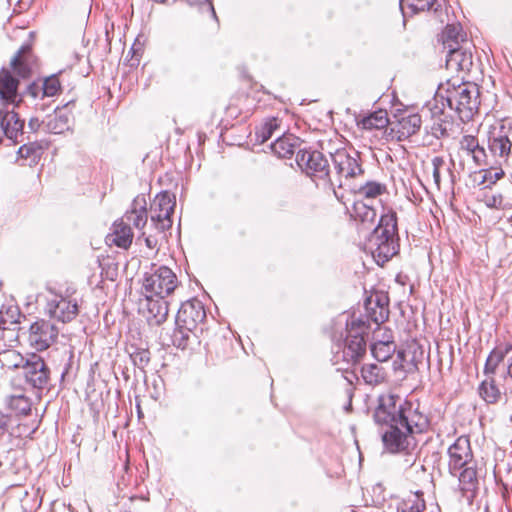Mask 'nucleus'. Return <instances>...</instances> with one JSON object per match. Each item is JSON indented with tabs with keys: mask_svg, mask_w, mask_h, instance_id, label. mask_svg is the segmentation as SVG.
<instances>
[{
	"mask_svg": "<svg viewBox=\"0 0 512 512\" xmlns=\"http://www.w3.org/2000/svg\"><path fill=\"white\" fill-rule=\"evenodd\" d=\"M376 424L387 429L382 434L385 448L391 453L408 452L416 446L415 435L428 427L427 417L412 403L396 394H382L374 412Z\"/></svg>",
	"mask_w": 512,
	"mask_h": 512,
	"instance_id": "f257e3e1",
	"label": "nucleus"
},
{
	"mask_svg": "<svg viewBox=\"0 0 512 512\" xmlns=\"http://www.w3.org/2000/svg\"><path fill=\"white\" fill-rule=\"evenodd\" d=\"M480 87L476 83L456 85L450 80L441 84L435 95V101L441 103L442 110L448 107L455 110L463 122H468L478 115L480 108Z\"/></svg>",
	"mask_w": 512,
	"mask_h": 512,
	"instance_id": "f03ea898",
	"label": "nucleus"
},
{
	"mask_svg": "<svg viewBox=\"0 0 512 512\" xmlns=\"http://www.w3.org/2000/svg\"><path fill=\"white\" fill-rule=\"evenodd\" d=\"M365 250L371 253L378 265H384L398 250L396 212L389 209L381 215L378 226L368 237Z\"/></svg>",
	"mask_w": 512,
	"mask_h": 512,
	"instance_id": "7ed1b4c3",
	"label": "nucleus"
},
{
	"mask_svg": "<svg viewBox=\"0 0 512 512\" xmlns=\"http://www.w3.org/2000/svg\"><path fill=\"white\" fill-rule=\"evenodd\" d=\"M369 326L363 319L352 318L346 323V336L342 341L340 350L335 354L336 361L340 360L348 365H355L362 360L366 354V340L364 335Z\"/></svg>",
	"mask_w": 512,
	"mask_h": 512,
	"instance_id": "20e7f679",
	"label": "nucleus"
},
{
	"mask_svg": "<svg viewBox=\"0 0 512 512\" xmlns=\"http://www.w3.org/2000/svg\"><path fill=\"white\" fill-rule=\"evenodd\" d=\"M179 285V280L173 270L167 266H153L151 272L143 278V289L146 295L166 298Z\"/></svg>",
	"mask_w": 512,
	"mask_h": 512,
	"instance_id": "39448f33",
	"label": "nucleus"
},
{
	"mask_svg": "<svg viewBox=\"0 0 512 512\" xmlns=\"http://www.w3.org/2000/svg\"><path fill=\"white\" fill-rule=\"evenodd\" d=\"M175 204V197L168 192L159 193L154 198L150 207V219L152 226L159 233L171 228Z\"/></svg>",
	"mask_w": 512,
	"mask_h": 512,
	"instance_id": "423d86ee",
	"label": "nucleus"
},
{
	"mask_svg": "<svg viewBox=\"0 0 512 512\" xmlns=\"http://www.w3.org/2000/svg\"><path fill=\"white\" fill-rule=\"evenodd\" d=\"M298 166L313 179L326 181L329 176L328 160L319 151H299L296 156Z\"/></svg>",
	"mask_w": 512,
	"mask_h": 512,
	"instance_id": "0eeeda50",
	"label": "nucleus"
},
{
	"mask_svg": "<svg viewBox=\"0 0 512 512\" xmlns=\"http://www.w3.org/2000/svg\"><path fill=\"white\" fill-rule=\"evenodd\" d=\"M511 126H506L502 121H495L487 132V143L490 153L495 157L507 158L511 152L512 143L510 134Z\"/></svg>",
	"mask_w": 512,
	"mask_h": 512,
	"instance_id": "6e6552de",
	"label": "nucleus"
},
{
	"mask_svg": "<svg viewBox=\"0 0 512 512\" xmlns=\"http://www.w3.org/2000/svg\"><path fill=\"white\" fill-rule=\"evenodd\" d=\"M58 328L47 320H38L30 325L28 343L36 351L48 349L57 339Z\"/></svg>",
	"mask_w": 512,
	"mask_h": 512,
	"instance_id": "1a4fd4ad",
	"label": "nucleus"
},
{
	"mask_svg": "<svg viewBox=\"0 0 512 512\" xmlns=\"http://www.w3.org/2000/svg\"><path fill=\"white\" fill-rule=\"evenodd\" d=\"M26 382L33 388L43 389L48 385L50 371L44 360L36 354H32L22 370Z\"/></svg>",
	"mask_w": 512,
	"mask_h": 512,
	"instance_id": "9d476101",
	"label": "nucleus"
},
{
	"mask_svg": "<svg viewBox=\"0 0 512 512\" xmlns=\"http://www.w3.org/2000/svg\"><path fill=\"white\" fill-rule=\"evenodd\" d=\"M205 318L206 312L202 303L193 299L182 303L176 315L175 323L187 330H196Z\"/></svg>",
	"mask_w": 512,
	"mask_h": 512,
	"instance_id": "9b49d317",
	"label": "nucleus"
},
{
	"mask_svg": "<svg viewBox=\"0 0 512 512\" xmlns=\"http://www.w3.org/2000/svg\"><path fill=\"white\" fill-rule=\"evenodd\" d=\"M47 312L57 321L67 323L78 315L79 307L75 299L56 295L48 301Z\"/></svg>",
	"mask_w": 512,
	"mask_h": 512,
	"instance_id": "f8f14e48",
	"label": "nucleus"
},
{
	"mask_svg": "<svg viewBox=\"0 0 512 512\" xmlns=\"http://www.w3.org/2000/svg\"><path fill=\"white\" fill-rule=\"evenodd\" d=\"M140 309L149 325L159 326L167 319L169 308L168 302L164 298L154 299L151 295H146L140 302Z\"/></svg>",
	"mask_w": 512,
	"mask_h": 512,
	"instance_id": "ddd939ff",
	"label": "nucleus"
},
{
	"mask_svg": "<svg viewBox=\"0 0 512 512\" xmlns=\"http://www.w3.org/2000/svg\"><path fill=\"white\" fill-rule=\"evenodd\" d=\"M473 65L472 53L464 46L449 44L446 55V69L451 73L469 71Z\"/></svg>",
	"mask_w": 512,
	"mask_h": 512,
	"instance_id": "4468645a",
	"label": "nucleus"
},
{
	"mask_svg": "<svg viewBox=\"0 0 512 512\" xmlns=\"http://www.w3.org/2000/svg\"><path fill=\"white\" fill-rule=\"evenodd\" d=\"M449 455V469L454 473L467 465L468 460L471 458V449L469 440L465 437H459L454 444L448 449Z\"/></svg>",
	"mask_w": 512,
	"mask_h": 512,
	"instance_id": "2eb2a0df",
	"label": "nucleus"
},
{
	"mask_svg": "<svg viewBox=\"0 0 512 512\" xmlns=\"http://www.w3.org/2000/svg\"><path fill=\"white\" fill-rule=\"evenodd\" d=\"M337 173L345 178H353L362 173L361 165L356 157L351 156L345 150H338L332 155Z\"/></svg>",
	"mask_w": 512,
	"mask_h": 512,
	"instance_id": "dca6fc26",
	"label": "nucleus"
},
{
	"mask_svg": "<svg viewBox=\"0 0 512 512\" xmlns=\"http://www.w3.org/2000/svg\"><path fill=\"white\" fill-rule=\"evenodd\" d=\"M23 127L24 121L15 111L0 109V129L8 139L16 143L18 136L23 133Z\"/></svg>",
	"mask_w": 512,
	"mask_h": 512,
	"instance_id": "f3484780",
	"label": "nucleus"
},
{
	"mask_svg": "<svg viewBox=\"0 0 512 512\" xmlns=\"http://www.w3.org/2000/svg\"><path fill=\"white\" fill-rule=\"evenodd\" d=\"M35 65V59L29 45L22 46L11 59V70L21 78H28Z\"/></svg>",
	"mask_w": 512,
	"mask_h": 512,
	"instance_id": "a211bd4d",
	"label": "nucleus"
},
{
	"mask_svg": "<svg viewBox=\"0 0 512 512\" xmlns=\"http://www.w3.org/2000/svg\"><path fill=\"white\" fill-rule=\"evenodd\" d=\"M19 81L12 76L9 69H2L0 72V98L6 103L18 104Z\"/></svg>",
	"mask_w": 512,
	"mask_h": 512,
	"instance_id": "6ab92c4d",
	"label": "nucleus"
},
{
	"mask_svg": "<svg viewBox=\"0 0 512 512\" xmlns=\"http://www.w3.org/2000/svg\"><path fill=\"white\" fill-rule=\"evenodd\" d=\"M132 240L133 232L130 225L122 218L115 221L112 232L107 236V241L119 248L127 249L132 244Z\"/></svg>",
	"mask_w": 512,
	"mask_h": 512,
	"instance_id": "aec40b11",
	"label": "nucleus"
},
{
	"mask_svg": "<svg viewBox=\"0 0 512 512\" xmlns=\"http://www.w3.org/2000/svg\"><path fill=\"white\" fill-rule=\"evenodd\" d=\"M122 219L129 225L133 224L135 228L142 230L148 219L145 197L137 196L132 203L131 210L127 211Z\"/></svg>",
	"mask_w": 512,
	"mask_h": 512,
	"instance_id": "412c9836",
	"label": "nucleus"
},
{
	"mask_svg": "<svg viewBox=\"0 0 512 512\" xmlns=\"http://www.w3.org/2000/svg\"><path fill=\"white\" fill-rule=\"evenodd\" d=\"M460 488L464 497L472 502L478 491V471L476 466L466 467L459 476Z\"/></svg>",
	"mask_w": 512,
	"mask_h": 512,
	"instance_id": "4be33fe9",
	"label": "nucleus"
},
{
	"mask_svg": "<svg viewBox=\"0 0 512 512\" xmlns=\"http://www.w3.org/2000/svg\"><path fill=\"white\" fill-rule=\"evenodd\" d=\"M421 127V117L418 114H410L402 117L392 131L397 134V139L402 141L409 138L419 131Z\"/></svg>",
	"mask_w": 512,
	"mask_h": 512,
	"instance_id": "5701e85b",
	"label": "nucleus"
},
{
	"mask_svg": "<svg viewBox=\"0 0 512 512\" xmlns=\"http://www.w3.org/2000/svg\"><path fill=\"white\" fill-rule=\"evenodd\" d=\"M299 145V139L292 134L282 135L271 144L272 152L279 158L291 157Z\"/></svg>",
	"mask_w": 512,
	"mask_h": 512,
	"instance_id": "b1692460",
	"label": "nucleus"
},
{
	"mask_svg": "<svg viewBox=\"0 0 512 512\" xmlns=\"http://www.w3.org/2000/svg\"><path fill=\"white\" fill-rule=\"evenodd\" d=\"M361 378L369 386H378L386 382V370L375 363L365 364L361 367Z\"/></svg>",
	"mask_w": 512,
	"mask_h": 512,
	"instance_id": "393cba45",
	"label": "nucleus"
},
{
	"mask_svg": "<svg viewBox=\"0 0 512 512\" xmlns=\"http://www.w3.org/2000/svg\"><path fill=\"white\" fill-rule=\"evenodd\" d=\"M460 152L463 162L479 163L478 154L480 153V142L477 136L464 135L460 141Z\"/></svg>",
	"mask_w": 512,
	"mask_h": 512,
	"instance_id": "a878e982",
	"label": "nucleus"
},
{
	"mask_svg": "<svg viewBox=\"0 0 512 512\" xmlns=\"http://www.w3.org/2000/svg\"><path fill=\"white\" fill-rule=\"evenodd\" d=\"M21 318H25L17 305L4 304L0 308V329L20 327Z\"/></svg>",
	"mask_w": 512,
	"mask_h": 512,
	"instance_id": "bb28decb",
	"label": "nucleus"
},
{
	"mask_svg": "<svg viewBox=\"0 0 512 512\" xmlns=\"http://www.w3.org/2000/svg\"><path fill=\"white\" fill-rule=\"evenodd\" d=\"M512 350L511 344H501L496 346L488 355L484 373L485 375L493 374L498 365L504 360L505 356Z\"/></svg>",
	"mask_w": 512,
	"mask_h": 512,
	"instance_id": "cd10ccee",
	"label": "nucleus"
},
{
	"mask_svg": "<svg viewBox=\"0 0 512 512\" xmlns=\"http://www.w3.org/2000/svg\"><path fill=\"white\" fill-rule=\"evenodd\" d=\"M389 124L388 113L386 110L379 109L368 116L363 117L358 125L365 130H381Z\"/></svg>",
	"mask_w": 512,
	"mask_h": 512,
	"instance_id": "c85d7f7f",
	"label": "nucleus"
},
{
	"mask_svg": "<svg viewBox=\"0 0 512 512\" xmlns=\"http://www.w3.org/2000/svg\"><path fill=\"white\" fill-rule=\"evenodd\" d=\"M367 317L369 320L379 325L388 319L389 310L387 305L380 302L377 298L375 301L369 299L366 303Z\"/></svg>",
	"mask_w": 512,
	"mask_h": 512,
	"instance_id": "c756f323",
	"label": "nucleus"
},
{
	"mask_svg": "<svg viewBox=\"0 0 512 512\" xmlns=\"http://www.w3.org/2000/svg\"><path fill=\"white\" fill-rule=\"evenodd\" d=\"M395 351L396 345L389 337L385 340L376 341L371 346L372 355L379 362L387 361Z\"/></svg>",
	"mask_w": 512,
	"mask_h": 512,
	"instance_id": "7c9ffc66",
	"label": "nucleus"
},
{
	"mask_svg": "<svg viewBox=\"0 0 512 512\" xmlns=\"http://www.w3.org/2000/svg\"><path fill=\"white\" fill-rule=\"evenodd\" d=\"M441 39L444 49H449V44L454 47L461 46L460 42H464V34L459 24H448L442 32Z\"/></svg>",
	"mask_w": 512,
	"mask_h": 512,
	"instance_id": "2f4dec72",
	"label": "nucleus"
},
{
	"mask_svg": "<svg viewBox=\"0 0 512 512\" xmlns=\"http://www.w3.org/2000/svg\"><path fill=\"white\" fill-rule=\"evenodd\" d=\"M26 360L18 351L14 349H6L0 351V363L7 369H22L26 364Z\"/></svg>",
	"mask_w": 512,
	"mask_h": 512,
	"instance_id": "473e14b6",
	"label": "nucleus"
},
{
	"mask_svg": "<svg viewBox=\"0 0 512 512\" xmlns=\"http://www.w3.org/2000/svg\"><path fill=\"white\" fill-rule=\"evenodd\" d=\"M436 0H400V8L404 16L430 10Z\"/></svg>",
	"mask_w": 512,
	"mask_h": 512,
	"instance_id": "72a5a7b5",
	"label": "nucleus"
},
{
	"mask_svg": "<svg viewBox=\"0 0 512 512\" xmlns=\"http://www.w3.org/2000/svg\"><path fill=\"white\" fill-rule=\"evenodd\" d=\"M42 154V146L36 142L24 144L18 150L20 158L26 160L29 166L37 164Z\"/></svg>",
	"mask_w": 512,
	"mask_h": 512,
	"instance_id": "f704fd0d",
	"label": "nucleus"
},
{
	"mask_svg": "<svg viewBox=\"0 0 512 512\" xmlns=\"http://www.w3.org/2000/svg\"><path fill=\"white\" fill-rule=\"evenodd\" d=\"M353 216L362 223H373L377 214L375 209L368 204L356 201L353 205Z\"/></svg>",
	"mask_w": 512,
	"mask_h": 512,
	"instance_id": "c9c22d12",
	"label": "nucleus"
},
{
	"mask_svg": "<svg viewBox=\"0 0 512 512\" xmlns=\"http://www.w3.org/2000/svg\"><path fill=\"white\" fill-rule=\"evenodd\" d=\"M422 496L421 492L411 494L402 502L398 512H424L426 504Z\"/></svg>",
	"mask_w": 512,
	"mask_h": 512,
	"instance_id": "e433bc0d",
	"label": "nucleus"
},
{
	"mask_svg": "<svg viewBox=\"0 0 512 512\" xmlns=\"http://www.w3.org/2000/svg\"><path fill=\"white\" fill-rule=\"evenodd\" d=\"M482 399L489 404H495L502 399V393L493 378L482 381Z\"/></svg>",
	"mask_w": 512,
	"mask_h": 512,
	"instance_id": "4c0bfd02",
	"label": "nucleus"
},
{
	"mask_svg": "<svg viewBox=\"0 0 512 512\" xmlns=\"http://www.w3.org/2000/svg\"><path fill=\"white\" fill-rule=\"evenodd\" d=\"M386 190V185L380 182L370 181L358 189V194L366 199H373L384 194Z\"/></svg>",
	"mask_w": 512,
	"mask_h": 512,
	"instance_id": "58836bf2",
	"label": "nucleus"
},
{
	"mask_svg": "<svg viewBox=\"0 0 512 512\" xmlns=\"http://www.w3.org/2000/svg\"><path fill=\"white\" fill-rule=\"evenodd\" d=\"M279 129V123L276 118L268 119L257 131L256 138L261 143L270 139L274 132Z\"/></svg>",
	"mask_w": 512,
	"mask_h": 512,
	"instance_id": "ea45409f",
	"label": "nucleus"
},
{
	"mask_svg": "<svg viewBox=\"0 0 512 512\" xmlns=\"http://www.w3.org/2000/svg\"><path fill=\"white\" fill-rule=\"evenodd\" d=\"M9 406L20 415H27L31 410L29 399L23 395L12 396L9 400Z\"/></svg>",
	"mask_w": 512,
	"mask_h": 512,
	"instance_id": "a19ab883",
	"label": "nucleus"
},
{
	"mask_svg": "<svg viewBox=\"0 0 512 512\" xmlns=\"http://www.w3.org/2000/svg\"><path fill=\"white\" fill-rule=\"evenodd\" d=\"M503 176L504 171L502 168L482 169V185H485L482 188V191L490 188L492 184H495L496 181L501 179Z\"/></svg>",
	"mask_w": 512,
	"mask_h": 512,
	"instance_id": "79ce46f5",
	"label": "nucleus"
},
{
	"mask_svg": "<svg viewBox=\"0 0 512 512\" xmlns=\"http://www.w3.org/2000/svg\"><path fill=\"white\" fill-rule=\"evenodd\" d=\"M194 331L195 330H187L184 327L176 325L172 335L173 344L178 348L185 349L188 344L190 334Z\"/></svg>",
	"mask_w": 512,
	"mask_h": 512,
	"instance_id": "37998d69",
	"label": "nucleus"
},
{
	"mask_svg": "<svg viewBox=\"0 0 512 512\" xmlns=\"http://www.w3.org/2000/svg\"><path fill=\"white\" fill-rule=\"evenodd\" d=\"M61 88L60 81L57 76L53 75L45 79L42 87L43 96L53 97Z\"/></svg>",
	"mask_w": 512,
	"mask_h": 512,
	"instance_id": "c03bdc74",
	"label": "nucleus"
},
{
	"mask_svg": "<svg viewBox=\"0 0 512 512\" xmlns=\"http://www.w3.org/2000/svg\"><path fill=\"white\" fill-rule=\"evenodd\" d=\"M135 366L144 369L150 362V352L146 349H137L130 354Z\"/></svg>",
	"mask_w": 512,
	"mask_h": 512,
	"instance_id": "a18cd8bd",
	"label": "nucleus"
},
{
	"mask_svg": "<svg viewBox=\"0 0 512 512\" xmlns=\"http://www.w3.org/2000/svg\"><path fill=\"white\" fill-rule=\"evenodd\" d=\"M21 327H11L7 329H0V339L6 342L9 346H14V344L19 341V331Z\"/></svg>",
	"mask_w": 512,
	"mask_h": 512,
	"instance_id": "49530a36",
	"label": "nucleus"
},
{
	"mask_svg": "<svg viewBox=\"0 0 512 512\" xmlns=\"http://www.w3.org/2000/svg\"><path fill=\"white\" fill-rule=\"evenodd\" d=\"M432 166H433V180L437 188H440V182H441V168L445 166V161L441 157H434L432 159Z\"/></svg>",
	"mask_w": 512,
	"mask_h": 512,
	"instance_id": "de8ad7c7",
	"label": "nucleus"
},
{
	"mask_svg": "<svg viewBox=\"0 0 512 512\" xmlns=\"http://www.w3.org/2000/svg\"><path fill=\"white\" fill-rule=\"evenodd\" d=\"M482 201L489 208H497L501 206L503 198L501 194L488 195L487 192H482Z\"/></svg>",
	"mask_w": 512,
	"mask_h": 512,
	"instance_id": "09e8293b",
	"label": "nucleus"
},
{
	"mask_svg": "<svg viewBox=\"0 0 512 512\" xmlns=\"http://www.w3.org/2000/svg\"><path fill=\"white\" fill-rule=\"evenodd\" d=\"M67 122V117L60 115L55 118V125L53 126V129H59L58 131H56V133H60L67 126Z\"/></svg>",
	"mask_w": 512,
	"mask_h": 512,
	"instance_id": "8fccbe9b",
	"label": "nucleus"
},
{
	"mask_svg": "<svg viewBox=\"0 0 512 512\" xmlns=\"http://www.w3.org/2000/svg\"><path fill=\"white\" fill-rule=\"evenodd\" d=\"M405 360V352L404 351H398L397 352V357L396 359L394 360V369L397 370V369H400L403 367V362Z\"/></svg>",
	"mask_w": 512,
	"mask_h": 512,
	"instance_id": "3c124183",
	"label": "nucleus"
},
{
	"mask_svg": "<svg viewBox=\"0 0 512 512\" xmlns=\"http://www.w3.org/2000/svg\"><path fill=\"white\" fill-rule=\"evenodd\" d=\"M142 236L144 237L145 244L148 248L154 249L157 246L158 241L154 236H152V235L145 236V232H142Z\"/></svg>",
	"mask_w": 512,
	"mask_h": 512,
	"instance_id": "603ef678",
	"label": "nucleus"
},
{
	"mask_svg": "<svg viewBox=\"0 0 512 512\" xmlns=\"http://www.w3.org/2000/svg\"><path fill=\"white\" fill-rule=\"evenodd\" d=\"M189 4L191 5H194V4H202V3H205L207 4V6L209 7V9L212 11V14L213 16L215 17V11H214V8L212 6V3H211V0H186Z\"/></svg>",
	"mask_w": 512,
	"mask_h": 512,
	"instance_id": "864d4df0",
	"label": "nucleus"
},
{
	"mask_svg": "<svg viewBox=\"0 0 512 512\" xmlns=\"http://www.w3.org/2000/svg\"><path fill=\"white\" fill-rule=\"evenodd\" d=\"M8 421H9L8 417H6V416L2 415V416L0 417V428H5V427H7V425H8Z\"/></svg>",
	"mask_w": 512,
	"mask_h": 512,
	"instance_id": "5fc2aeb1",
	"label": "nucleus"
},
{
	"mask_svg": "<svg viewBox=\"0 0 512 512\" xmlns=\"http://www.w3.org/2000/svg\"><path fill=\"white\" fill-rule=\"evenodd\" d=\"M507 375L512 379V356L508 359Z\"/></svg>",
	"mask_w": 512,
	"mask_h": 512,
	"instance_id": "6e6d98bb",
	"label": "nucleus"
},
{
	"mask_svg": "<svg viewBox=\"0 0 512 512\" xmlns=\"http://www.w3.org/2000/svg\"><path fill=\"white\" fill-rule=\"evenodd\" d=\"M29 126L32 128V129H35L36 127L39 126V123H38V120L37 119H31L30 122H29Z\"/></svg>",
	"mask_w": 512,
	"mask_h": 512,
	"instance_id": "4d7b16f0",
	"label": "nucleus"
},
{
	"mask_svg": "<svg viewBox=\"0 0 512 512\" xmlns=\"http://www.w3.org/2000/svg\"><path fill=\"white\" fill-rule=\"evenodd\" d=\"M35 90H36V87L34 85H31L29 87V91H30V93L32 94L33 97L37 96V93L35 92Z\"/></svg>",
	"mask_w": 512,
	"mask_h": 512,
	"instance_id": "13d9d810",
	"label": "nucleus"
},
{
	"mask_svg": "<svg viewBox=\"0 0 512 512\" xmlns=\"http://www.w3.org/2000/svg\"><path fill=\"white\" fill-rule=\"evenodd\" d=\"M494 97H495V94H492V93H490V92L488 91V92H487V95L485 96V101H486L488 98H490V99H491V101H492Z\"/></svg>",
	"mask_w": 512,
	"mask_h": 512,
	"instance_id": "bf43d9fd",
	"label": "nucleus"
},
{
	"mask_svg": "<svg viewBox=\"0 0 512 512\" xmlns=\"http://www.w3.org/2000/svg\"><path fill=\"white\" fill-rule=\"evenodd\" d=\"M334 195L336 196L337 199H340L337 192L334 190Z\"/></svg>",
	"mask_w": 512,
	"mask_h": 512,
	"instance_id": "052dcab7",
	"label": "nucleus"
},
{
	"mask_svg": "<svg viewBox=\"0 0 512 512\" xmlns=\"http://www.w3.org/2000/svg\"><path fill=\"white\" fill-rule=\"evenodd\" d=\"M2 466V462L0 461V467Z\"/></svg>",
	"mask_w": 512,
	"mask_h": 512,
	"instance_id": "680f3d73",
	"label": "nucleus"
}]
</instances>
